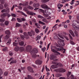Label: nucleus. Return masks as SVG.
I'll return each instance as SVG.
<instances>
[{
	"label": "nucleus",
	"instance_id": "f257e3e1",
	"mask_svg": "<svg viewBox=\"0 0 79 79\" xmlns=\"http://www.w3.org/2000/svg\"><path fill=\"white\" fill-rule=\"evenodd\" d=\"M38 50L36 49H34L31 52V55H32V57L33 58H36V57H39V55H36V54L38 53Z\"/></svg>",
	"mask_w": 79,
	"mask_h": 79
},
{
	"label": "nucleus",
	"instance_id": "f03ea898",
	"mask_svg": "<svg viewBox=\"0 0 79 79\" xmlns=\"http://www.w3.org/2000/svg\"><path fill=\"white\" fill-rule=\"evenodd\" d=\"M14 40H15V41L16 42H18L19 44L21 46H23L24 45V42L21 41L20 38L19 37H15L14 38Z\"/></svg>",
	"mask_w": 79,
	"mask_h": 79
},
{
	"label": "nucleus",
	"instance_id": "7ed1b4c3",
	"mask_svg": "<svg viewBox=\"0 0 79 79\" xmlns=\"http://www.w3.org/2000/svg\"><path fill=\"white\" fill-rule=\"evenodd\" d=\"M72 23L73 24H72V26H73V27H74V29H75L76 30H77V31H79V27L76 26V24L77 23L79 25V23H77V22L76 20H73Z\"/></svg>",
	"mask_w": 79,
	"mask_h": 79
},
{
	"label": "nucleus",
	"instance_id": "20e7f679",
	"mask_svg": "<svg viewBox=\"0 0 79 79\" xmlns=\"http://www.w3.org/2000/svg\"><path fill=\"white\" fill-rule=\"evenodd\" d=\"M23 34L25 37L23 35H20L21 39H22V40H24V38H26L27 39H29V36L27 35V33L24 32Z\"/></svg>",
	"mask_w": 79,
	"mask_h": 79
},
{
	"label": "nucleus",
	"instance_id": "39448f33",
	"mask_svg": "<svg viewBox=\"0 0 79 79\" xmlns=\"http://www.w3.org/2000/svg\"><path fill=\"white\" fill-rule=\"evenodd\" d=\"M31 48L32 47L30 45H28L26 47L25 51H26V52H30V50H31Z\"/></svg>",
	"mask_w": 79,
	"mask_h": 79
},
{
	"label": "nucleus",
	"instance_id": "423d86ee",
	"mask_svg": "<svg viewBox=\"0 0 79 79\" xmlns=\"http://www.w3.org/2000/svg\"><path fill=\"white\" fill-rule=\"evenodd\" d=\"M41 6L43 9H47V8H48V6L45 4H43L41 5Z\"/></svg>",
	"mask_w": 79,
	"mask_h": 79
},
{
	"label": "nucleus",
	"instance_id": "0eeeda50",
	"mask_svg": "<svg viewBox=\"0 0 79 79\" xmlns=\"http://www.w3.org/2000/svg\"><path fill=\"white\" fill-rule=\"evenodd\" d=\"M6 15H7L8 17H10V16H11L10 14H9L6 13L1 14V17L2 16H3V17H4V16H6Z\"/></svg>",
	"mask_w": 79,
	"mask_h": 79
},
{
	"label": "nucleus",
	"instance_id": "6e6552de",
	"mask_svg": "<svg viewBox=\"0 0 79 79\" xmlns=\"http://www.w3.org/2000/svg\"><path fill=\"white\" fill-rule=\"evenodd\" d=\"M35 63L36 64L40 65V64L42 63V61L39 60H38L35 61Z\"/></svg>",
	"mask_w": 79,
	"mask_h": 79
},
{
	"label": "nucleus",
	"instance_id": "1a4fd4ad",
	"mask_svg": "<svg viewBox=\"0 0 79 79\" xmlns=\"http://www.w3.org/2000/svg\"><path fill=\"white\" fill-rule=\"evenodd\" d=\"M57 43L61 46H64V45H65V43H63L62 42L60 41V40H58L57 41Z\"/></svg>",
	"mask_w": 79,
	"mask_h": 79
},
{
	"label": "nucleus",
	"instance_id": "9d476101",
	"mask_svg": "<svg viewBox=\"0 0 79 79\" xmlns=\"http://www.w3.org/2000/svg\"><path fill=\"white\" fill-rule=\"evenodd\" d=\"M40 6V4L38 3H35L33 4V6L35 8H37Z\"/></svg>",
	"mask_w": 79,
	"mask_h": 79
},
{
	"label": "nucleus",
	"instance_id": "9b49d317",
	"mask_svg": "<svg viewBox=\"0 0 79 79\" xmlns=\"http://www.w3.org/2000/svg\"><path fill=\"white\" fill-rule=\"evenodd\" d=\"M50 58L51 60H53L55 58H56V56L53 55H51L50 57Z\"/></svg>",
	"mask_w": 79,
	"mask_h": 79
},
{
	"label": "nucleus",
	"instance_id": "f8f14e48",
	"mask_svg": "<svg viewBox=\"0 0 79 79\" xmlns=\"http://www.w3.org/2000/svg\"><path fill=\"white\" fill-rule=\"evenodd\" d=\"M28 2H26L25 3L22 4L21 3H20L19 4V5L20 6L23 5V6H27V5H28Z\"/></svg>",
	"mask_w": 79,
	"mask_h": 79
},
{
	"label": "nucleus",
	"instance_id": "ddd939ff",
	"mask_svg": "<svg viewBox=\"0 0 79 79\" xmlns=\"http://www.w3.org/2000/svg\"><path fill=\"white\" fill-rule=\"evenodd\" d=\"M69 32L73 37H75V35H74V32H73V31H72L71 30H69Z\"/></svg>",
	"mask_w": 79,
	"mask_h": 79
},
{
	"label": "nucleus",
	"instance_id": "4468645a",
	"mask_svg": "<svg viewBox=\"0 0 79 79\" xmlns=\"http://www.w3.org/2000/svg\"><path fill=\"white\" fill-rule=\"evenodd\" d=\"M27 13L28 14H29L30 15H31V16H33V15H35L36 14L35 13H34L32 11H31V12H29V11H27Z\"/></svg>",
	"mask_w": 79,
	"mask_h": 79
},
{
	"label": "nucleus",
	"instance_id": "2eb2a0df",
	"mask_svg": "<svg viewBox=\"0 0 79 79\" xmlns=\"http://www.w3.org/2000/svg\"><path fill=\"white\" fill-rule=\"evenodd\" d=\"M27 69L28 71H30V72H31V73H34V71H33L32 69L30 67H28Z\"/></svg>",
	"mask_w": 79,
	"mask_h": 79
},
{
	"label": "nucleus",
	"instance_id": "dca6fc26",
	"mask_svg": "<svg viewBox=\"0 0 79 79\" xmlns=\"http://www.w3.org/2000/svg\"><path fill=\"white\" fill-rule=\"evenodd\" d=\"M17 12H18V13H21L22 15H23V16H26V17L27 16V15H26V14L24 13V12L18 10V11H17Z\"/></svg>",
	"mask_w": 79,
	"mask_h": 79
},
{
	"label": "nucleus",
	"instance_id": "f3484780",
	"mask_svg": "<svg viewBox=\"0 0 79 79\" xmlns=\"http://www.w3.org/2000/svg\"><path fill=\"white\" fill-rule=\"evenodd\" d=\"M62 69H57L55 70V71L57 73H61V70Z\"/></svg>",
	"mask_w": 79,
	"mask_h": 79
},
{
	"label": "nucleus",
	"instance_id": "a211bd4d",
	"mask_svg": "<svg viewBox=\"0 0 79 79\" xmlns=\"http://www.w3.org/2000/svg\"><path fill=\"white\" fill-rule=\"evenodd\" d=\"M9 37L10 36H9L8 35H6L4 38V41H6V40H8Z\"/></svg>",
	"mask_w": 79,
	"mask_h": 79
},
{
	"label": "nucleus",
	"instance_id": "6ab92c4d",
	"mask_svg": "<svg viewBox=\"0 0 79 79\" xmlns=\"http://www.w3.org/2000/svg\"><path fill=\"white\" fill-rule=\"evenodd\" d=\"M11 40L10 39L6 43L7 45H10V43H11Z\"/></svg>",
	"mask_w": 79,
	"mask_h": 79
},
{
	"label": "nucleus",
	"instance_id": "aec40b11",
	"mask_svg": "<svg viewBox=\"0 0 79 79\" xmlns=\"http://www.w3.org/2000/svg\"><path fill=\"white\" fill-rule=\"evenodd\" d=\"M40 38H41V36H37L35 38V40L36 41H37V40H39Z\"/></svg>",
	"mask_w": 79,
	"mask_h": 79
},
{
	"label": "nucleus",
	"instance_id": "412c9836",
	"mask_svg": "<svg viewBox=\"0 0 79 79\" xmlns=\"http://www.w3.org/2000/svg\"><path fill=\"white\" fill-rule=\"evenodd\" d=\"M27 77L28 79H34L33 77L30 75H27Z\"/></svg>",
	"mask_w": 79,
	"mask_h": 79
},
{
	"label": "nucleus",
	"instance_id": "4be33fe9",
	"mask_svg": "<svg viewBox=\"0 0 79 79\" xmlns=\"http://www.w3.org/2000/svg\"><path fill=\"white\" fill-rule=\"evenodd\" d=\"M55 76L56 77H60V76H61V73H56L55 74Z\"/></svg>",
	"mask_w": 79,
	"mask_h": 79
},
{
	"label": "nucleus",
	"instance_id": "5701e85b",
	"mask_svg": "<svg viewBox=\"0 0 79 79\" xmlns=\"http://www.w3.org/2000/svg\"><path fill=\"white\" fill-rule=\"evenodd\" d=\"M5 34H8V35H10V32L8 30H6L5 31Z\"/></svg>",
	"mask_w": 79,
	"mask_h": 79
},
{
	"label": "nucleus",
	"instance_id": "b1692460",
	"mask_svg": "<svg viewBox=\"0 0 79 79\" xmlns=\"http://www.w3.org/2000/svg\"><path fill=\"white\" fill-rule=\"evenodd\" d=\"M54 39L56 40H59L60 38L57 35H56L54 37Z\"/></svg>",
	"mask_w": 79,
	"mask_h": 79
},
{
	"label": "nucleus",
	"instance_id": "393cba45",
	"mask_svg": "<svg viewBox=\"0 0 79 79\" xmlns=\"http://www.w3.org/2000/svg\"><path fill=\"white\" fill-rule=\"evenodd\" d=\"M4 24L6 26H8L9 24V22L8 21H6Z\"/></svg>",
	"mask_w": 79,
	"mask_h": 79
},
{
	"label": "nucleus",
	"instance_id": "a878e982",
	"mask_svg": "<svg viewBox=\"0 0 79 79\" xmlns=\"http://www.w3.org/2000/svg\"><path fill=\"white\" fill-rule=\"evenodd\" d=\"M18 50H19V47L18 46H16L15 48V50L16 51V52H18Z\"/></svg>",
	"mask_w": 79,
	"mask_h": 79
},
{
	"label": "nucleus",
	"instance_id": "bb28decb",
	"mask_svg": "<svg viewBox=\"0 0 79 79\" xmlns=\"http://www.w3.org/2000/svg\"><path fill=\"white\" fill-rule=\"evenodd\" d=\"M20 50L21 52H23L24 50V48L23 47H20Z\"/></svg>",
	"mask_w": 79,
	"mask_h": 79
},
{
	"label": "nucleus",
	"instance_id": "cd10ccee",
	"mask_svg": "<svg viewBox=\"0 0 79 79\" xmlns=\"http://www.w3.org/2000/svg\"><path fill=\"white\" fill-rule=\"evenodd\" d=\"M16 27H20L21 26V24L18 23H16Z\"/></svg>",
	"mask_w": 79,
	"mask_h": 79
},
{
	"label": "nucleus",
	"instance_id": "c85d7f7f",
	"mask_svg": "<svg viewBox=\"0 0 79 79\" xmlns=\"http://www.w3.org/2000/svg\"><path fill=\"white\" fill-rule=\"evenodd\" d=\"M35 31L36 32V33H37V34L38 33H39V32L40 31H39V29H38L37 28H35Z\"/></svg>",
	"mask_w": 79,
	"mask_h": 79
},
{
	"label": "nucleus",
	"instance_id": "c756f323",
	"mask_svg": "<svg viewBox=\"0 0 79 79\" xmlns=\"http://www.w3.org/2000/svg\"><path fill=\"white\" fill-rule=\"evenodd\" d=\"M51 68H52V69H55V68H56V65H53L51 66Z\"/></svg>",
	"mask_w": 79,
	"mask_h": 79
},
{
	"label": "nucleus",
	"instance_id": "7c9ffc66",
	"mask_svg": "<svg viewBox=\"0 0 79 79\" xmlns=\"http://www.w3.org/2000/svg\"><path fill=\"white\" fill-rule=\"evenodd\" d=\"M39 23L40 24H42L43 25H45V23H44L40 21H39Z\"/></svg>",
	"mask_w": 79,
	"mask_h": 79
},
{
	"label": "nucleus",
	"instance_id": "2f4dec72",
	"mask_svg": "<svg viewBox=\"0 0 79 79\" xmlns=\"http://www.w3.org/2000/svg\"><path fill=\"white\" fill-rule=\"evenodd\" d=\"M2 13H6L7 11H6V9H3L1 11Z\"/></svg>",
	"mask_w": 79,
	"mask_h": 79
},
{
	"label": "nucleus",
	"instance_id": "473e14b6",
	"mask_svg": "<svg viewBox=\"0 0 79 79\" xmlns=\"http://www.w3.org/2000/svg\"><path fill=\"white\" fill-rule=\"evenodd\" d=\"M56 49L57 51H61L62 50V48H57Z\"/></svg>",
	"mask_w": 79,
	"mask_h": 79
},
{
	"label": "nucleus",
	"instance_id": "72a5a7b5",
	"mask_svg": "<svg viewBox=\"0 0 79 79\" xmlns=\"http://www.w3.org/2000/svg\"><path fill=\"white\" fill-rule=\"evenodd\" d=\"M38 18H40V19H42L44 18V17L40 15H38Z\"/></svg>",
	"mask_w": 79,
	"mask_h": 79
},
{
	"label": "nucleus",
	"instance_id": "f704fd0d",
	"mask_svg": "<svg viewBox=\"0 0 79 79\" xmlns=\"http://www.w3.org/2000/svg\"><path fill=\"white\" fill-rule=\"evenodd\" d=\"M56 47L55 46H51V51L53 49H54Z\"/></svg>",
	"mask_w": 79,
	"mask_h": 79
},
{
	"label": "nucleus",
	"instance_id": "c9c22d12",
	"mask_svg": "<svg viewBox=\"0 0 79 79\" xmlns=\"http://www.w3.org/2000/svg\"><path fill=\"white\" fill-rule=\"evenodd\" d=\"M2 50L4 52L7 51L8 50V48H7V47H6L4 48Z\"/></svg>",
	"mask_w": 79,
	"mask_h": 79
},
{
	"label": "nucleus",
	"instance_id": "e433bc0d",
	"mask_svg": "<svg viewBox=\"0 0 79 79\" xmlns=\"http://www.w3.org/2000/svg\"><path fill=\"white\" fill-rule=\"evenodd\" d=\"M27 8H29V9H30V10H33V9H34V8L29 6L27 7Z\"/></svg>",
	"mask_w": 79,
	"mask_h": 79
},
{
	"label": "nucleus",
	"instance_id": "4c0bfd02",
	"mask_svg": "<svg viewBox=\"0 0 79 79\" xmlns=\"http://www.w3.org/2000/svg\"><path fill=\"white\" fill-rule=\"evenodd\" d=\"M42 21L43 22H45V23H48V21H47V19H42Z\"/></svg>",
	"mask_w": 79,
	"mask_h": 79
},
{
	"label": "nucleus",
	"instance_id": "58836bf2",
	"mask_svg": "<svg viewBox=\"0 0 79 79\" xmlns=\"http://www.w3.org/2000/svg\"><path fill=\"white\" fill-rule=\"evenodd\" d=\"M17 21H18V22H19V23L22 22V20L21 19H20L19 18H17Z\"/></svg>",
	"mask_w": 79,
	"mask_h": 79
},
{
	"label": "nucleus",
	"instance_id": "ea45409f",
	"mask_svg": "<svg viewBox=\"0 0 79 79\" xmlns=\"http://www.w3.org/2000/svg\"><path fill=\"white\" fill-rule=\"evenodd\" d=\"M18 43H16L15 42H14L13 43V45L14 46H17V45H18Z\"/></svg>",
	"mask_w": 79,
	"mask_h": 79
},
{
	"label": "nucleus",
	"instance_id": "a19ab883",
	"mask_svg": "<svg viewBox=\"0 0 79 79\" xmlns=\"http://www.w3.org/2000/svg\"><path fill=\"white\" fill-rule=\"evenodd\" d=\"M5 21V19L3 18L0 19V22H4Z\"/></svg>",
	"mask_w": 79,
	"mask_h": 79
},
{
	"label": "nucleus",
	"instance_id": "79ce46f5",
	"mask_svg": "<svg viewBox=\"0 0 79 79\" xmlns=\"http://www.w3.org/2000/svg\"><path fill=\"white\" fill-rule=\"evenodd\" d=\"M38 10L40 12H44V10H43V9H39Z\"/></svg>",
	"mask_w": 79,
	"mask_h": 79
},
{
	"label": "nucleus",
	"instance_id": "37998d69",
	"mask_svg": "<svg viewBox=\"0 0 79 79\" xmlns=\"http://www.w3.org/2000/svg\"><path fill=\"white\" fill-rule=\"evenodd\" d=\"M45 69L47 72H48V71H50V70L49 69H48V68H47V67L46 66V65L45 66Z\"/></svg>",
	"mask_w": 79,
	"mask_h": 79
},
{
	"label": "nucleus",
	"instance_id": "c03bdc74",
	"mask_svg": "<svg viewBox=\"0 0 79 79\" xmlns=\"http://www.w3.org/2000/svg\"><path fill=\"white\" fill-rule=\"evenodd\" d=\"M8 73L7 72H6L4 73V75L5 76H6L8 75Z\"/></svg>",
	"mask_w": 79,
	"mask_h": 79
},
{
	"label": "nucleus",
	"instance_id": "a18cd8bd",
	"mask_svg": "<svg viewBox=\"0 0 79 79\" xmlns=\"http://www.w3.org/2000/svg\"><path fill=\"white\" fill-rule=\"evenodd\" d=\"M46 49V48L45 47H44L43 48H41V50L43 51V52H45Z\"/></svg>",
	"mask_w": 79,
	"mask_h": 79
},
{
	"label": "nucleus",
	"instance_id": "49530a36",
	"mask_svg": "<svg viewBox=\"0 0 79 79\" xmlns=\"http://www.w3.org/2000/svg\"><path fill=\"white\" fill-rule=\"evenodd\" d=\"M52 10L51 9H48V14L49 13H50L52 12Z\"/></svg>",
	"mask_w": 79,
	"mask_h": 79
},
{
	"label": "nucleus",
	"instance_id": "de8ad7c7",
	"mask_svg": "<svg viewBox=\"0 0 79 79\" xmlns=\"http://www.w3.org/2000/svg\"><path fill=\"white\" fill-rule=\"evenodd\" d=\"M28 34L29 35H30V36H32V33H31V32H28Z\"/></svg>",
	"mask_w": 79,
	"mask_h": 79
},
{
	"label": "nucleus",
	"instance_id": "09e8293b",
	"mask_svg": "<svg viewBox=\"0 0 79 79\" xmlns=\"http://www.w3.org/2000/svg\"><path fill=\"white\" fill-rule=\"evenodd\" d=\"M2 74H3V72H2V69H0V76H1Z\"/></svg>",
	"mask_w": 79,
	"mask_h": 79
},
{
	"label": "nucleus",
	"instance_id": "8fccbe9b",
	"mask_svg": "<svg viewBox=\"0 0 79 79\" xmlns=\"http://www.w3.org/2000/svg\"><path fill=\"white\" fill-rule=\"evenodd\" d=\"M61 73H65V72H66V70H65L64 69H62L61 70Z\"/></svg>",
	"mask_w": 79,
	"mask_h": 79
},
{
	"label": "nucleus",
	"instance_id": "3c124183",
	"mask_svg": "<svg viewBox=\"0 0 79 79\" xmlns=\"http://www.w3.org/2000/svg\"><path fill=\"white\" fill-rule=\"evenodd\" d=\"M71 72H68V73H67V76L68 77H69V76L70 75H71Z\"/></svg>",
	"mask_w": 79,
	"mask_h": 79
},
{
	"label": "nucleus",
	"instance_id": "603ef678",
	"mask_svg": "<svg viewBox=\"0 0 79 79\" xmlns=\"http://www.w3.org/2000/svg\"><path fill=\"white\" fill-rule=\"evenodd\" d=\"M45 11L46 13L47 14H48V9H46L45 10Z\"/></svg>",
	"mask_w": 79,
	"mask_h": 79
},
{
	"label": "nucleus",
	"instance_id": "864d4df0",
	"mask_svg": "<svg viewBox=\"0 0 79 79\" xmlns=\"http://www.w3.org/2000/svg\"><path fill=\"white\" fill-rule=\"evenodd\" d=\"M75 0H72L70 3L71 5H73L74 4V2Z\"/></svg>",
	"mask_w": 79,
	"mask_h": 79
},
{
	"label": "nucleus",
	"instance_id": "5fc2aeb1",
	"mask_svg": "<svg viewBox=\"0 0 79 79\" xmlns=\"http://www.w3.org/2000/svg\"><path fill=\"white\" fill-rule=\"evenodd\" d=\"M70 44L72 45H75V43L72 41H70Z\"/></svg>",
	"mask_w": 79,
	"mask_h": 79
},
{
	"label": "nucleus",
	"instance_id": "6e6d98bb",
	"mask_svg": "<svg viewBox=\"0 0 79 79\" xmlns=\"http://www.w3.org/2000/svg\"><path fill=\"white\" fill-rule=\"evenodd\" d=\"M0 9H3V6L2 4L0 5Z\"/></svg>",
	"mask_w": 79,
	"mask_h": 79
},
{
	"label": "nucleus",
	"instance_id": "4d7b16f0",
	"mask_svg": "<svg viewBox=\"0 0 79 79\" xmlns=\"http://www.w3.org/2000/svg\"><path fill=\"white\" fill-rule=\"evenodd\" d=\"M60 6L61 7H63V5L62 4H59L57 5V6Z\"/></svg>",
	"mask_w": 79,
	"mask_h": 79
},
{
	"label": "nucleus",
	"instance_id": "13d9d810",
	"mask_svg": "<svg viewBox=\"0 0 79 79\" xmlns=\"http://www.w3.org/2000/svg\"><path fill=\"white\" fill-rule=\"evenodd\" d=\"M48 27H46V29L44 31L45 33H46V32H47V30H48Z\"/></svg>",
	"mask_w": 79,
	"mask_h": 79
},
{
	"label": "nucleus",
	"instance_id": "bf43d9fd",
	"mask_svg": "<svg viewBox=\"0 0 79 79\" xmlns=\"http://www.w3.org/2000/svg\"><path fill=\"white\" fill-rule=\"evenodd\" d=\"M23 10H24V11H28L26 7L24 8Z\"/></svg>",
	"mask_w": 79,
	"mask_h": 79
},
{
	"label": "nucleus",
	"instance_id": "052dcab7",
	"mask_svg": "<svg viewBox=\"0 0 79 79\" xmlns=\"http://www.w3.org/2000/svg\"><path fill=\"white\" fill-rule=\"evenodd\" d=\"M67 1L65 0H62V2H61V3H64L65 2H66Z\"/></svg>",
	"mask_w": 79,
	"mask_h": 79
},
{
	"label": "nucleus",
	"instance_id": "680f3d73",
	"mask_svg": "<svg viewBox=\"0 0 79 79\" xmlns=\"http://www.w3.org/2000/svg\"><path fill=\"white\" fill-rule=\"evenodd\" d=\"M9 55L10 56H12L13 55V53L11 52H9Z\"/></svg>",
	"mask_w": 79,
	"mask_h": 79
},
{
	"label": "nucleus",
	"instance_id": "e2e57ef3",
	"mask_svg": "<svg viewBox=\"0 0 79 79\" xmlns=\"http://www.w3.org/2000/svg\"><path fill=\"white\" fill-rule=\"evenodd\" d=\"M43 16H44V17H48V15L45 14H43Z\"/></svg>",
	"mask_w": 79,
	"mask_h": 79
},
{
	"label": "nucleus",
	"instance_id": "0e129e2a",
	"mask_svg": "<svg viewBox=\"0 0 79 79\" xmlns=\"http://www.w3.org/2000/svg\"><path fill=\"white\" fill-rule=\"evenodd\" d=\"M52 52H53L54 53H56V51L55 50L53 49L52 50Z\"/></svg>",
	"mask_w": 79,
	"mask_h": 79
},
{
	"label": "nucleus",
	"instance_id": "69168bd1",
	"mask_svg": "<svg viewBox=\"0 0 79 79\" xmlns=\"http://www.w3.org/2000/svg\"><path fill=\"white\" fill-rule=\"evenodd\" d=\"M11 15L12 16H13V17H16V15L15 14H11Z\"/></svg>",
	"mask_w": 79,
	"mask_h": 79
},
{
	"label": "nucleus",
	"instance_id": "338daca9",
	"mask_svg": "<svg viewBox=\"0 0 79 79\" xmlns=\"http://www.w3.org/2000/svg\"><path fill=\"white\" fill-rule=\"evenodd\" d=\"M6 10L7 12H9V11H10V8H7L6 9Z\"/></svg>",
	"mask_w": 79,
	"mask_h": 79
},
{
	"label": "nucleus",
	"instance_id": "774afa93",
	"mask_svg": "<svg viewBox=\"0 0 79 79\" xmlns=\"http://www.w3.org/2000/svg\"><path fill=\"white\" fill-rule=\"evenodd\" d=\"M77 18L78 19H79V14H78L77 15Z\"/></svg>",
	"mask_w": 79,
	"mask_h": 79
}]
</instances>
